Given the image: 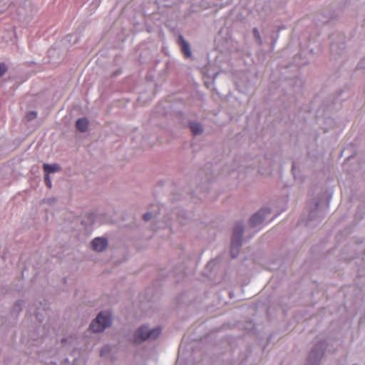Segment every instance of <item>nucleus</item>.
<instances>
[{
    "label": "nucleus",
    "instance_id": "f8f14e48",
    "mask_svg": "<svg viewBox=\"0 0 365 365\" xmlns=\"http://www.w3.org/2000/svg\"><path fill=\"white\" fill-rule=\"evenodd\" d=\"M44 181H45V184L46 185V186L48 188H51L52 186V183H51V180L49 175L45 174Z\"/></svg>",
    "mask_w": 365,
    "mask_h": 365
},
{
    "label": "nucleus",
    "instance_id": "423d86ee",
    "mask_svg": "<svg viewBox=\"0 0 365 365\" xmlns=\"http://www.w3.org/2000/svg\"><path fill=\"white\" fill-rule=\"evenodd\" d=\"M43 169L46 175H49L50 173H56L61 170V167L58 164H53L49 165L47 163H44L43 165Z\"/></svg>",
    "mask_w": 365,
    "mask_h": 365
},
{
    "label": "nucleus",
    "instance_id": "1a4fd4ad",
    "mask_svg": "<svg viewBox=\"0 0 365 365\" xmlns=\"http://www.w3.org/2000/svg\"><path fill=\"white\" fill-rule=\"evenodd\" d=\"M190 128L194 135H200L203 131L201 124L195 121L190 123Z\"/></svg>",
    "mask_w": 365,
    "mask_h": 365
},
{
    "label": "nucleus",
    "instance_id": "6e6552de",
    "mask_svg": "<svg viewBox=\"0 0 365 365\" xmlns=\"http://www.w3.org/2000/svg\"><path fill=\"white\" fill-rule=\"evenodd\" d=\"M180 40L181 42V48L182 51L185 55V57L189 58L191 56V51L190 49V45L189 43L184 39V38L180 36Z\"/></svg>",
    "mask_w": 365,
    "mask_h": 365
},
{
    "label": "nucleus",
    "instance_id": "7ed1b4c3",
    "mask_svg": "<svg viewBox=\"0 0 365 365\" xmlns=\"http://www.w3.org/2000/svg\"><path fill=\"white\" fill-rule=\"evenodd\" d=\"M243 230L244 227L241 223H237L234 227L230 251L232 257H236L239 252Z\"/></svg>",
    "mask_w": 365,
    "mask_h": 365
},
{
    "label": "nucleus",
    "instance_id": "4468645a",
    "mask_svg": "<svg viewBox=\"0 0 365 365\" xmlns=\"http://www.w3.org/2000/svg\"><path fill=\"white\" fill-rule=\"evenodd\" d=\"M151 217H152V215L150 212H146L143 215V219L145 221L150 220L151 219Z\"/></svg>",
    "mask_w": 365,
    "mask_h": 365
},
{
    "label": "nucleus",
    "instance_id": "9b49d317",
    "mask_svg": "<svg viewBox=\"0 0 365 365\" xmlns=\"http://www.w3.org/2000/svg\"><path fill=\"white\" fill-rule=\"evenodd\" d=\"M37 117V112L36 111H30L27 113L26 115V119L28 121L32 120L35 119Z\"/></svg>",
    "mask_w": 365,
    "mask_h": 365
},
{
    "label": "nucleus",
    "instance_id": "20e7f679",
    "mask_svg": "<svg viewBox=\"0 0 365 365\" xmlns=\"http://www.w3.org/2000/svg\"><path fill=\"white\" fill-rule=\"evenodd\" d=\"M270 213L269 208H264L253 215L250 218V224L252 226L255 227L260 225L265 219V215Z\"/></svg>",
    "mask_w": 365,
    "mask_h": 365
},
{
    "label": "nucleus",
    "instance_id": "f257e3e1",
    "mask_svg": "<svg viewBox=\"0 0 365 365\" xmlns=\"http://www.w3.org/2000/svg\"><path fill=\"white\" fill-rule=\"evenodd\" d=\"M112 322L111 314L108 312H100L90 325L93 332H101L110 326Z\"/></svg>",
    "mask_w": 365,
    "mask_h": 365
},
{
    "label": "nucleus",
    "instance_id": "dca6fc26",
    "mask_svg": "<svg viewBox=\"0 0 365 365\" xmlns=\"http://www.w3.org/2000/svg\"><path fill=\"white\" fill-rule=\"evenodd\" d=\"M106 349H107V348H106V347H105V348H103V349L101 350V356L104 354V353H105V351H106Z\"/></svg>",
    "mask_w": 365,
    "mask_h": 365
},
{
    "label": "nucleus",
    "instance_id": "ddd939ff",
    "mask_svg": "<svg viewBox=\"0 0 365 365\" xmlns=\"http://www.w3.org/2000/svg\"><path fill=\"white\" fill-rule=\"evenodd\" d=\"M6 71V66L4 63L0 64V77H1Z\"/></svg>",
    "mask_w": 365,
    "mask_h": 365
},
{
    "label": "nucleus",
    "instance_id": "f03ea898",
    "mask_svg": "<svg viewBox=\"0 0 365 365\" xmlns=\"http://www.w3.org/2000/svg\"><path fill=\"white\" fill-rule=\"evenodd\" d=\"M161 332L160 327L149 330L145 326L140 327L135 334V342H140L146 339H155Z\"/></svg>",
    "mask_w": 365,
    "mask_h": 365
},
{
    "label": "nucleus",
    "instance_id": "9d476101",
    "mask_svg": "<svg viewBox=\"0 0 365 365\" xmlns=\"http://www.w3.org/2000/svg\"><path fill=\"white\" fill-rule=\"evenodd\" d=\"M253 35L258 44L261 45L262 43V40L260 36L259 31L257 28L253 29Z\"/></svg>",
    "mask_w": 365,
    "mask_h": 365
},
{
    "label": "nucleus",
    "instance_id": "39448f33",
    "mask_svg": "<svg viewBox=\"0 0 365 365\" xmlns=\"http://www.w3.org/2000/svg\"><path fill=\"white\" fill-rule=\"evenodd\" d=\"M92 248L97 252H102L108 246V242L105 238L96 237L91 242Z\"/></svg>",
    "mask_w": 365,
    "mask_h": 365
},
{
    "label": "nucleus",
    "instance_id": "0eeeda50",
    "mask_svg": "<svg viewBox=\"0 0 365 365\" xmlns=\"http://www.w3.org/2000/svg\"><path fill=\"white\" fill-rule=\"evenodd\" d=\"M88 126V120L86 118H81L76 120V127L81 132L86 131Z\"/></svg>",
    "mask_w": 365,
    "mask_h": 365
},
{
    "label": "nucleus",
    "instance_id": "2eb2a0df",
    "mask_svg": "<svg viewBox=\"0 0 365 365\" xmlns=\"http://www.w3.org/2000/svg\"><path fill=\"white\" fill-rule=\"evenodd\" d=\"M326 122L329 123V125H332L334 123V121L331 118H327L325 119Z\"/></svg>",
    "mask_w": 365,
    "mask_h": 365
}]
</instances>
